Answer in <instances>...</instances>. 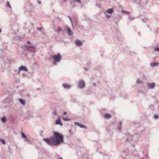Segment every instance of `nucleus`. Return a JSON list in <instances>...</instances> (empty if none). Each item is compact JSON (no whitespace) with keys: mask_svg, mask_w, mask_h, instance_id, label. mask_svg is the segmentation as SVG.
I'll return each mask as SVG.
<instances>
[{"mask_svg":"<svg viewBox=\"0 0 159 159\" xmlns=\"http://www.w3.org/2000/svg\"><path fill=\"white\" fill-rule=\"evenodd\" d=\"M154 50L156 51H159V47L155 48Z\"/></svg>","mask_w":159,"mask_h":159,"instance_id":"28","label":"nucleus"},{"mask_svg":"<svg viewBox=\"0 0 159 159\" xmlns=\"http://www.w3.org/2000/svg\"><path fill=\"white\" fill-rule=\"evenodd\" d=\"M84 69L86 70H88V68L87 67H85Z\"/></svg>","mask_w":159,"mask_h":159,"instance_id":"37","label":"nucleus"},{"mask_svg":"<svg viewBox=\"0 0 159 159\" xmlns=\"http://www.w3.org/2000/svg\"><path fill=\"white\" fill-rule=\"evenodd\" d=\"M69 17L70 20V21H71V23L72 24V19H71V17L69 16Z\"/></svg>","mask_w":159,"mask_h":159,"instance_id":"34","label":"nucleus"},{"mask_svg":"<svg viewBox=\"0 0 159 159\" xmlns=\"http://www.w3.org/2000/svg\"><path fill=\"white\" fill-rule=\"evenodd\" d=\"M37 2H38V3L39 4H41V2L40 1H37Z\"/></svg>","mask_w":159,"mask_h":159,"instance_id":"35","label":"nucleus"},{"mask_svg":"<svg viewBox=\"0 0 159 159\" xmlns=\"http://www.w3.org/2000/svg\"><path fill=\"white\" fill-rule=\"evenodd\" d=\"M24 70L27 72L28 71V69L24 66H22L19 67L18 69V72L19 73L20 71Z\"/></svg>","mask_w":159,"mask_h":159,"instance_id":"7","label":"nucleus"},{"mask_svg":"<svg viewBox=\"0 0 159 159\" xmlns=\"http://www.w3.org/2000/svg\"><path fill=\"white\" fill-rule=\"evenodd\" d=\"M67 32L68 34L70 35H72L73 34V33L69 27L67 28Z\"/></svg>","mask_w":159,"mask_h":159,"instance_id":"15","label":"nucleus"},{"mask_svg":"<svg viewBox=\"0 0 159 159\" xmlns=\"http://www.w3.org/2000/svg\"><path fill=\"white\" fill-rule=\"evenodd\" d=\"M136 83L137 84H140L143 83L142 81L140 79H138L137 80Z\"/></svg>","mask_w":159,"mask_h":159,"instance_id":"21","label":"nucleus"},{"mask_svg":"<svg viewBox=\"0 0 159 159\" xmlns=\"http://www.w3.org/2000/svg\"><path fill=\"white\" fill-rule=\"evenodd\" d=\"M129 20H131L134 19V18L133 17H131L130 15L129 16Z\"/></svg>","mask_w":159,"mask_h":159,"instance_id":"31","label":"nucleus"},{"mask_svg":"<svg viewBox=\"0 0 159 159\" xmlns=\"http://www.w3.org/2000/svg\"><path fill=\"white\" fill-rule=\"evenodd\" d=\"M1 121L3 122H5L6 121V118L5 117H3L1 118Z\"/></svg>","mask_w":159,"mask_h":159,"instance_id":"23","label":"nucleus"},{"mask_svg":"<svg viewBox=\"0 0 159 159\" xmlns=\"http://www.w3.org/2000/svg\"><path fill=\"white\" fill-rule=\"evenodd\" d=\"M113 12V9H108L105 13H107L111 14Z\"/></svg>","mask_w":159,"mask_h":159,"instance_id":"16","label":"nucleus"},{"mask_svg":"<svg viewBox=\"0 0 159 159\" xmlns=\"http://www.w3.org/2000/svg\"><path fill=\"white\" fill-rule=\"evenodd\" d=\"M58 159H63L62 158H59Z\"/></svg>","mask_w":159,"mask_h":159,"instance_id":"43","label":"nucleus"},{"mask_svg":"<svg viewBox=\"0 0 159 159\" xmlns=\"http://www.w3.org/2000/svg\"><path fill=\"white\" fill-rule=\"evenodd\" d=\"M97 5L98 7L99 8H100V7L97 4Z\"/></svg>","mask_w":159,"mask_h":159,"instance_id":"40","label":"nucleus"},{"mask_svg":"<svg viewBox=\"0 0 159 159\" xmlns=\"http://www.w3.org/2000/svg\"><path fill=\"white\" fill-rule=\"evenodd\" d=\"M19 100L22 104L24 105L25 104V101L24 100L22 99H19Z\"/></svg>","mask_w":159,"mask_h":159,"instance_id":"17","label":"nucleus"},{"mask_svg":"<svg viewBox=\"0 0 159 159\" xmlns=\"http://www.w3.org/2000/svg\"><path fill=\"white\" fill-rule=\"evenodd\" d=\"M70 4L72 6V8L74 7L75 5V2L74 0H70Z\"/></svg>","mask_w":159,"mask_h":159,"instance_id":"18","label":"nucleus"},{"mask_svg":"<svg viewBox=\"0 0 159 159\" xmlns=\"http://www.w3.org/2000/svg\"><path fill=\"white\" fill-rule=\"evenodd\" d=\"M63 30H61V29L60 28H58L57 30V32L58 33H61L62 31Z\"/></svg>","mask_w":159,"mask_h":159,"instance_id":"24","label":"nucleus"},{"mask_svg":"<svg viewBox=\"0 0 159 159\" xmlns=\"http://www.w3.org/2000/svg\"><path fill=\"white\" fill-rule=\"evenodd\" d=\"M158 115H155L154 116V118L156 119H157L158 118Z\"/></svg>","mask_w":159,"mask_h":159,"instance_id":"32","label":"nucleus"},{"mask_svg":"<svg viewBox=\"0 0 159 159\" xmlns=\"http://www.w3.org/2000/svg\"><path fill=\"white\" fill-rule=\"evenodd\" d=\"M27 43L28 44H31L30 42V41H27Z\"/></svg>","mask_w":159,"mask_h":159,"instance_id":"38","label":"nucleus"},{"mask_svg":"<svg viewBox=\"0 0 159 159\" xmlns=\"http://www.w3.org/2000/svg\"><path fill=\"white\" fill-rule=\"evenodd\" d=\"M73 22L75 23H76L77 22V20H76V19H75L73 20Z\"/></svg>","mask_w":159,"mask_h":159,"instance_id":"33","label":"nucleus"},{"mask_svg":"<svg viewBox=\"0 0 159 159\" xmlns=\"http://www.w3.org/2000/svg\"><path fill=\"white\" fill-rule=\"evenodd\" d=\"M7 6L11 9V7L10 5V3L8 1L7 2Z\"/></svg>","mask_w":159,"mask_h":159,"instance_id":"26","label":"nucleus"},{"mask_svg":"<svg viewBox=\"0 0 159 159\" xmlns=\"http://www.w3.org/2000/svg\"><path fill=\"white\" fill-rule=\"evenodd\" d=\"M128 158L130 159H134V156L133 155H129L127 156Z\"/></svg>","mask_w":159,"mask_h":159,"instance_id":"19","label":"nucleus"},{"mask_svg":"<svg viewBox=\"0 0 159 159\" xmlns=\"http://www.w3.org/2000/svg\"><path fill=\"white\" fill-rule=\"evenodd\" d=\"M121 12L123 13H124L125 14H129V13L126 11L122 10Z\"/></svg>","mask_w":159,"mask_h":159,"instance_id":"25","label":"nucleus"},{"mask_svg":"<svg viewBox=\"0 0 159 159\" xmlns=\"http://www.w3.org/2000/svg\"><path fill=\"white\" fill-rule=\"evenodd\" d=\"M74 1L75 2H76L80 4L81 3V1L80 0H74Z\"/></svg>","mask_w":159,"mask_h":159,"instance_id":"30","label":"nucleus"},{"mask_svg":"<svg viewBox=\"0 0 159 159\" xmlns=\"http://www.w3.org/2000/svg\"><path fill=\"white\" fill-rule=\"evenodd\" d=\"M75 125H78L81 128H85V126L82 125L80 124L78 122H75Z\"/></svg>","mask_w":159,"mask_h":159,"instance_id":"12","label":"nucleus"},{"mask_svg":"<svg viewBox=\"0 0 159 159\" xmlns=\"http://www.w3.org/2000/svg\"><path fill=\"white\" fill-rule=\"evenodd\" d=\"M111 115L108 114H106L105 115V117L107 118H109L111 117Z\"/></svg>","mask_w":159,"mask_h":159,"instance_id":"22","label":"nucleus"},{"mask_svg":"<svg viewBox=\"0 0 159 159\" xmlns=\"http://www.w3.org/2000/svg\"><path fill=\"white\" fill-rule=\"evenodd\" d=\"M66 112H64L63 113V114L64 115H66Z\"/></svg>","mask_w":159,"mask_h":159,"instance_id":"39","label":"nucleus"},{"mask_svg":"<svg viewBox=\"0 0 159 159\" xmlns=\"http://www.w3.org/2000/svg\"><path fill=\"white\" fill-rule=\"evenodd\" d=\"M122 125V122H120L119 123L118 125L117 126V129L119 131H120L121 130V125Z\"/></svg>","mask_w":159,"mask_h":159,"instance_id":"13","label":"nucleus"},{"mask_svg":"<svg viewBox=\"0 0 159 159\" xmlns=\"http://www.w3.org/2000/svg\"><path fill=\"white\" fill-rule=\"evenodd\" d=\"M75 43V44L78 46H80L82 44L81 42L79 40H76Z\"/></svg>","mask_w":159,"mask_h":159,"instance_id":"11","label":"nucleus"},{"mask_svg":"<svg viewBox=\"0 0 159 159\" xmlns=\"http://www.w3.org/2000/svg\"><path fill=\"white\" fill-rule=\"evenodd\" d=\"M2 30L1 29H0V33L1 32Z\"/></svg>","mask_w":159,"mask_h":159,"instance_id":"41","label":"nucleus"},{"mask_svg":"<svg viewBox=\"0 0 159 159\" xmlns=\"http://www.w3.org/2000/svg\"><path fill=\"white\" fill-rule=\"evenodd\" d=\"M105 16H106V17L107 18H109L110 17V15H107V13H105Z\"/></svg>","mask_w":159,"mask_h":159,"instance_id":"29","label":"nucleus"},{"mask_svg":"<svg viewBox=\"0 0 159 159\" xmlns=\"http://www.w3.org/2000/svg\"><path fill=\"white\" fill-rule=\"evenodd\" d=\"M62 119L64 120L65 121H69L70 120V119L65 117H63Z\"/></svg>","mask_w":159,"mask_h":159,"instance_id":"20","label":"nucleus"},{"mask_svg":"<svg viewBox=\"0 0 159 159\" xmlns=\"http://www.w3.org/2000/svg\"><path fill=\"white\" fill-rule=\"evenodd\" d=\"M37 29L39 31H41V29L40 28H37Z\"/></svg>","mask_w":159,"mask_h":159,"instance_id":"36","label":"nucleus"},{"mask_svg":"<svg viewBox=\"0 0 159 159\" xmlns=\"http://www.w3.org/2000/svg\"><path fill=\"white\" fill-rule=\"evenodd\" d=\"M52 58L54 59L53 63L54 65H56L57 62H60V60L62 58V57L61 54L60 53H58L57 55L52 56Z\"/></svg>","mask_w":159,"mask_h":159,"instance_id":"2","label":"nucleus"},{"mask_svg":"<svg viewBox=\"0 0 159 159\" xmlns=\"http://www.w3.org/2000/svg\"><path fill=\"white\" fill-rule=\"evenodd\" d=\"M21 137L25 142L29 143L30 141V137L28 135H25L23 132L21 133Z\"/></svg>","mask_w":159,"mask_h":159,"instance_id":"4","label":"nucleus"},{"mask_svg":"<svg viewBox=\"0 0 159 159\" xmlns=\"http://www.w3.org/2000/svg\"><path fill=\"white\" fill-rule=\"evenodd\" d=\"M55 124L59 125L61 126L63 125L62 123L61 122L60 117H59L56 120Z\"/></svg>","mask_w":159,"mask_h":159,"instance_id":"9","label":"nucleus"},{"mask_svg":"<svg viewBox=\"0 0 159 159\" xmlns=\"http://www.w3.org/2000/svg\"><path fill=\"white\" fill-rule=\"evenodd\" d=\"M62 86H63V87L64 88L66 89H69L71 87V86L70 85L68 84H66V83L63 84L62 85Z\"/></svg>","mask_w":159,"mask_h":159,"instance_id":"10","label":"nucleus"},{"mask_svg":"<svg viewBox=\"0 0 159 159\" xmlns=\"http://www.w3.org/2000/svg\"><path fill=\"white\" fill-rule=\"evenodd\" d=\"M65 1H66V0H65L64 1V2H65Z\"/></svg>","mask_w":159,"mask_h":159,"instance_id":"44","label":"nucleus"},{"mask_svg":"<svg viewBox=\"0 0 159 159\" xmlns=\"http://www.w3.org/2000/svg\"><path fill=\"white\" fill-rule=\"evenodd\" d=\"M32 113L30 111H27L25 114V116L27 119H29L30 117L32 116Z\"/></svg>","mask_w":159,"mask_h":159,"instance_id":"6","label":"nucleus"},{"mask_svg":"<svg viewBox=\"0 0 159 159\" xmlns=\"http://www.w3.org/2000/svg\"><path fill=\"white\" fill-rule=\"evenodd\" d=\"M155 86V84L154 83H148L147 84V87L148 89H153Z\"/></svg>","mask_w":159,"mask_h":159,"instance_id":"8","label":"nucleus"},{"mask_svg":"<svg viewBox=\"0 0 159 159\" xmlns=\"http://www.w3.org/2000/svg\"><path fill=\"white\" fill-rule=\"evenodd\" d=\"M159 64V63L158 62H154L151 63L150 64V66L151 67H154L157 66Z\"/></svg>","mask_w":159,"mask_h":159,"instance_id":"14","label":"nucleus"},{"mask_svg":"<svg viewBox=\"0 0 159 159\" xmlns=\"http://www.w3.org/2000/svg\"><path fill=\"white\" fill-rule=\"evenodd\" d=\"M27 50L31 52L34 53L36 50L35 45L33 44L27 45L26 46Z\"/></svg>","mask_w":159,"mask_h":159,"instance_id":"3","label":"nucleus"},{"mask_svg":"<svg viewBox=\"0 0 159 159\" xmlns=\"http://www.w3.org/2000/svg\"><path fill=\"white\" fill-rule=\"evenodd\" d=\"M43 140L50 145L57 146L64 143L63 136L60 133L57 132H54L53 136L48 139H43Z\"/></svg>","mask_w":159,"mask_h":159,"instance_id":"1","label":"nucleus"},{"mask_svg":"<svg viewBox=\"0 0 159 159\" xmlns=\"http://www.w3.org/2000/svg\"><path fill=\"white\" fill-rule=\"evenodd\" d=\"M95 85H96V84H95V83H94V84H93V85L94 86H95Z\"/></svg>","mask_w":159,"mask_h":159,"instance_id":"42","label":"nucleus"},{"mask_svg":"<svg viewBox=\"0 0 159 159\" xmlns=\"http://www.w3.org/2000/svg\"><path fill=\"white\" fill-rule=\"evenodd\" d=\"M85 83L84 81L82 80L79 81L78 83V87L81 89H84L85 87Z\"/></svg>","mask_w":159,"mask_h":159,"instance_id":"5","label":"nucleus"},{"mask_svg":"<svg viewBox=\"0 0 159 159\" xmlns=\"http://www.w3.org/2000/svg\"><path fill=\"white\" fill-rule=\"evenodd\" d=\"M0 141L2 142V143L4 144L5 143V141L4 139H1L0 138Z\"/></svg>","mask_w":159,"mask_h":159,"instance_id":"27","label":"nucleus"}]
</instances>
